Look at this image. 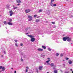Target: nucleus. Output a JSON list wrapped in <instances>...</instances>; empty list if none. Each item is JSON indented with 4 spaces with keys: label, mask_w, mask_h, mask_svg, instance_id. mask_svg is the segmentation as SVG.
Returning <instances> with one entry per match:
<instances>
[{
    "label": "nucleus",
    "mask_w": 73,
    "mask_h": 73,
    "mask_svg": "<svg viewBox=\"0 0 73 73\" xmlns=\"http://www.w3.org/2000/svg\"><path fill=\"white\" fill-rule=\"evenodd\" d=\"M9 6H8V7H9Z\"/></svg>",
    "instance_id": "58"
},
{
    "label": "nucleus",
    "mask_w": 73,
    "mask_h": 73,
    "mask_svg": "<svg viewBox=\"0 0 73 73\" xmlns=\"http://www.w3.org/2000/svg\"><path fill=\"white\" fill-rule=\"evenodd\" d=\"M28 33H26V34H27V35H28Z\"/></svg>",
    "instance_id": "50"
},
{
    "label": "nucleus",
    "mask_w": 73,
    "mask_h": 73,
    "mask_svg": "<svg viewBox=\"0 0 73 73\" xmlns=\"http://www.w3.org/2000/svg\"><path fill=\"white\" fill-rule=\"evenodd\" d=\"M65 73H69V71L66 72Z\"/></svg>",
    "instance_id": "36"
},
{
    "label": "nucleus",
    "mask_w": 73,
    "mask_h": 73,
    "mask_svg": "<svg viewBox=\"0 0 73 73\" xmlns=\"http://www.w3.org/2000/svg\"><path fill=\"white\" fill-rule=\"evenodd\" d=\"M72 73H73V71H72Z\"/></svg>",
    "instance_id": "57"
},
{
    "label": "nucleus",
    "mask_w": 73,
    "mask_h": 73,
    "mask_svg": "<svg viewBox=\"0 0 73 73\" xmlns=\"http://www.w3.org/2000/svg\"><path fill=\"white\" fill-rule=\"evenodd\" d=\"M54 7H56V4H54L53 5Z\"/></svg>",
    "instance_id": "27"
},
{
    "label": "nucleus",
    "mask_w": 73,
    "mask_h": 73,
    "mask_svg": "<svg viewBox=\"0 0 73 73\" xmlns=\"http://www.w3.org/2000/svg\"><path fill=\"white\" fill-rule=\"evenodd\" d=\"M0 27H1V25H0Z\"/></svg>",
    "instance_id": "55"
},
{
    "label": "nucleus",
    "mask_w": 73,
    "mask_h": 73,
    "mask_svg": "<svg viewBox=\"0 0 73 73\" xmlns=\"http://www.w3.org/2000/svg\"><path fill=\"white\" fill-rule=\"evenodd\" d=\"M47 73H49L48 72H47Z\"/></svg>",
    "instance_id": "53"
},
{
    "label": "nucleus",
    "mask_w": 73,
    "mask_h": 73,
    "mask_svg": "<svg viewBox=\"0 0 73 73\" xmlns=\"http://www.w3.org/2000/svg\"><path fill=\"white\" fill-rule=\"evenodd\" d=\"M68 38V36H65L63 38V41H66V40H67V39Z\"/></svg>",
    "instance_id": "3"
},
{
    "label": "nucleus",
    "mask_w": 73,
    "mask_h": 73,
    "mask_svg": "<svg viewBox=\"0 0 73 73\" xmlns=\"http://www.w3.org/2000/svg\"><path fill=\"white\" fill-rule=\"evenodd\" d=\"M60 56L61 57H62V56H63V54H61L60 55Z\"/></svg>",
    "instance_id": "24"
},
{
    "label": "nucleus",
    "mask_w": 73,
    "mask_h": 73,
    "mask_svg": "<svg viewBox=\"0 0 73 73\" xmlns=\"http://www.w3.org/2000/svg\"><path fill=\"white\" fill-rule=\"evenodd\" d=\"M53 1H54V0H51V2H53Z\"/></svg>",
    "instance_id": "40"
},
{
    "label": "nucleus",
    "mask_w": 73,
    "mask_h": 73,
    "mask_svg": "<svg viewBox=\"0 0 73 73\" xmlns=\"http://www.w3.org/2000/svg\"><path fill=\"white\" fill-rule=\"evenodd\" d=\"M35 40V38H31V41L32 42H34Z\"/></svg>",
    "instance_id": "8"
},
{
    "label": "nucleus",
    "mask_w": 73,
    "mask_h": 73,
    "mask_svg": "<svg viewBox=\"0 0 73 73\" xmlns=\"http://www.w3.org/2000/svg\"><path fill=\"white\" fill-rule=\"evenodd\" d=\"M52 24H55V23H54V22H52Z\"/></svg>",
    "instance_id": "31"
},
{
    "label": "nucleus",
    "mask_w": 73,
    "mask_h": 73,
    "mask_svg": "<svg viewBox=\"0 0 73 73\" xmlns=\"http://www.w3.org/2000/svg\"><path fill=\"white\" fill-rule=\"evenodd\" d=\"M41 56H42V55H41Z\"/></svg>",
    "instance_id": "59"
},
{
    "label": "nucleus",
    "mask_w": 73,
    "mask_h": 73,
    "mask_svg": "<svg viewBox=\"0 0 73 73\" xmlns=\"http://www.w3.org/2000/svg\"><path fill=\"white\" fill-rule=\"evenodd\" d=\"M47 59H49V58H47Z\"/></svg>",
    "instance_id": "49"
},
{
    "label": "nucleus",
    "mask_w": 73,
    "mask_h": 73,
    "mask_svg": "<svg viewBox=\"0 0 73 73\" xmlns=\"http://www.w3.org/2000/svg\"><path fill=\"white\" fill-rule=\"evenodd\" d=\"M66 60H69V58H66Z\"/></svg>",
    "instance_id": "38"
},
{
    "label": "nucleus",
    "mask_w": 73,
    "mask_h": 73,
    "mask_svg": "<svg viewBox=\"0 0 73 73\" xmlns=\"http://www.w3.org/2000/svg\"><path fill=\"white\" fill-rule=\"evenodd\" d=\"M20 5V4L18 3L17 4V5L19 6V5Z\"/></svg>",
    "instance_id": "37"
},
{
    "label": "nucleus",
    "mask_w": 73,
    "mask_h": 73,
    "mask_svg": "<svg viewBox=\"0 0 73 73\" xmlns=\"http://www.w3.org/2000/svg\"><path fill=\"white\" fill-rule=\"evenodd\" d=\"M9 22H11L12 21V19H9Z\"/></svg>",
    "instance_id": "12"
},
{
    "label": "nucleus",
    "mask_w": 73,
    "mask_h": 73,
    "mask_svg": "<svg viewBox=\"0 0 73 73\" xmlns=\"http://www.w3.org/2000/svg\"><path fill=\"white\" fill-rule=\"evenodd\" d=\"M68 0H67V1H68Z\"/></svg>",
    "instance_id": "60"
},
{
    "label": "nucleus",
    "mask_w": 73,
    "mask_h": 73,
    "mask_svg": "<svg viewBox=\"0 0 73 73\" xmlns=\"http://www.w3.org/2000/svg\"><path fill=\"white\" fill-rule=\"evenodd\" d=\"M67 41L68 42H70L71 41V38L69 37L68 36H67Z\"/></svg>",
    "instance_id": "5"
},
{
    "label": "nucleus",
    "mask_w": 73,
    "mask_h": 73,
    "mask_svg": "<svg viewBox=\"0 0 73 73\" xmlns=\"http://www.w3.org/2000/svg\"><path fill=\"white\" fill-rule=\"evenodd\" d=\"M50 61V60H47L46 61V62L47 63H48V62H49Z\"/></svg>",
    "instance_id": "21"
},
{
    "label": "nucleus",
    "mask_w": 73,
    "mask_h": 73,
    "mask_svg": "<svg viewBox=\"0 0 73 73\" xmlns=\"http://www.w3.org/2000/svg\"><path fill=\"white\" fill-rule=\"evenodd\" d=\"M43 57H45V55H43Z\"/></svg>",
    "instance_id": "51"
},
{
    "label": "nucleus",
    "mask_w": 73,
    "mask_h": 73,
    "mask_svg": "<svg viewBox=\"0 0 73 73\" xmlns=\"http://www.w3.org/2000/svg\"><path fill=\"white\" fill-rule=\"evenodd\" d=\"M4 54H5L6 53H5V51H4Z\"/></svg>",
    "instance_id": "42"
},
{
    "label": "nucleus",
    "mask_w": 73,
    "mask_h": 73,
    "mask_svg": "<svg viewBox=\"0 0 73 73\" xmlns=\"http://www.w3.org/2000/svg\"><path fill=\"white\" fill-rule=\"evenodd\" d=\"M14 41H15V42H17V40H14Z\"/></svg>",
    "instance_id": "35"
},
{
    "label": "nucleus",
    "mask_w": 73,
    "mask_h": 73,
    "mask_svg": "<svg viewBox=\"0 0 73 73\" xmlns=\"http://www.w3.org/2000/svg\"><path fill=\"white\" fill-rule=\"evenodd\" d=\"M28 69H26V70L25 72H28Z\"/></svg>",
    "instance_id": "34"
},
{
    "label": "nucleus",
    "mask_w": 73,
    "mask_h": 73,
    "mask_svg": "<svg viewBox=\"0 0 73 73\" xmlns=\"http://www.w3.org/2000/svg\"><path fill=\"white\" fill-rule=\"evenodd\" d=\"M1 57H3V55H1Z\"/></svg>",
    "instance_id": "48"
},
{
    "label": "nucleus",
    "mask_w": 73,
    "mask_h": 73,
    "mask_svg": "<svg viewBox=\"0 0 73 73\" xmlns=\"http://www.w3.org/2000/svg\"><path fill=\"white\" fill-rule=\"evenodd\" d=\"M42 66H40L39 67V69L40 70H42Z\"/></svg>",
    "instance_id": "11"
},
{
    "label": "nucleus",
    "mask_w": 73,
    "mask_h": 73,
    "mask_svg": "<svg viewBox=\"0 0 73 73\" xmlns=\"http://www.w3.org/2000/svg\"><path fill=\"white\" fill-rule=\"evenodd\" d=\"M13 8H14V7H15V6L14 5L13 6Z\"/></svg>",
    "instance_id": "47"
},
{
    "label": "nucleus",
    "mask_w": 73,
    "mask_h": 73,
    "mask_svg": "<svg viewBox=\"0 0 73 73\" xmlns=\"http://www.w3.org/2000/svg\"><path fill=\"white\" fill-rule=\"evenodd\" d=\"M20 45V46H22L23 45V44L22 43H21Z\"/></svg>",
    "instance_id": "29"
},
{
    "label": "nucleus",
    "mask_w": 73,
    "mask_h": 73,
    "mask_svg": "<svg viewBox=\"0 0 73 73\" xmlns=\"http://www.w3.org/2000/svg\"><path fill=\"white\" fill-rule=\"evenodd\" d=\"M21 61H23V58H21Z\"/></svg>",
    "instance_id": "25"
},
{
    "label": "nucleus",
    "mask_w": 73,
    "mask_h": 73,
    "mask_svg": "<svg viewBox=\"0 0 73 73\" xmlns=\"http://www.w3.org/2000/svg\"><path fill=\"white\" fill-rule=\"evenodd\" d=\"M42 10H40L39 11V12H42Z\"/></svg>",
    "instance_id": "30"
},
{
    "label": "nucleus",
    "mask_w": 73,
    "mask_h": 73,
    "mask_svg": "<svg viewBox=\"0 0 73 73\" xmlns=\"http://www.w3.org/2000/svg\"><path fill=\"white\" fill-rule=\"evenodd\" d=\"M28 30V29H26V31H27Z\"/></svg>",
    "instance_id": "44"
},
{
    "label": "nucleus",
    "mask_w": 73,
    "mask_h": 73,
    "mask_svg": "<svg viewBox=\"0 0 73 73\" xmlns=\"http://www.w3.org/2000/svg\"><path fill=\"white\" fill-rule=\"evenodd\" d=\"M28 36L30 38H33L34 37V36L32 35H28Z\"/></svg>",
    "instance_id": "10"
},
{
    "label": "nucleus",
    "mask_w": 73,
    "mask_h": 73,
    "mask_svg": "<svg viewBox=\"0 0 73 73\" xmlns=\"http://www.w3.org/2000/svg\"><path fill=\"white\" fill-rule=\"evenodd\" d=\"M42 48H43V49H46V47L44 46H42Z\"/></svg>",
    "instance_id": "17"
},
{
    "label": "nucleus",
    "mask_w": 73,
    "mask_h": 73,
    "mask_svg": "<svg viewBox=\"0 0 73 73\" xmlns=\"http://www.w3.org/2000/svg\"><path fill=\"white\" fill-rule=\"evenodd\" d=\"M55 69V68L54 67V68H53V69Z\"/></svg>",
    "instance_id": "45"
},
{
    "label": "nucleus",
    "mask_w": 73,
    "mask_h": 73,
    "mask_svg": "<svg viewBox=\"0 0 73 73\" xmlns=\"http://www.w3.org/2000/svg\"><path fill=\"white\" fill-rule=\"evenodd\" d=\"M68 63L69 64H72V62L71 60H70L68 61Z\"/></svg>",
    "instance_id": "14"
},
{
    "label": "nucleus",
    "mask_w": 73,
    "mask_h": 73,
    "mask_svg": "<svg viewBox=\"0 0 73 73\" xmlns=\"http://www.w3.org/2000/svg\"><path fill=\"white\" fill-rule=\"evenodd\" d=\"M9 13L10 14V16H12V15H13V12H12V11H9Z\"/></svg>",
    "instance_id": "4"
},
{
    "label": "nucleus",
    "mask_w": 73,
    "mask_h": 73,
    "mask_svg": "<svg viewBox=\"0 0 73 73\" xmlns=\"http://www.w3.org/2000/svg\"><path fill=\"white\" fill-rule=\"evenodd\" d=\"M48 50H49V51H51V49H50V48H48Z\"/></svg>",
    "instance_id": "20"
},
{
    "label": "nucleus",
    "mask_w": 73,
    "mask_h": 73,
    "mask_svg": "<svg viewBox=\"0 0 73 73\" xmlns=\"http://www.w3.org/2000/svg\"><path fill=\"white\" fill-rule=\"evenodd\" d=\"M16 1L17 3H21L20 0H16Z\"/></svg>",
    "instance_id": "9"
},
{
    "label": "nucleus",
    "mask_w": 73,
    "mask_h": 73,
    "mask_svg": "<svg viewBox=\"0 0 73 73\" xmlns=\"http://www.w3.org/2000/svg\"><path fill=\"white\" fill-rule=\"evenodd\" d=\"M50 66H51V67L53 66H54V64H53V63H51V64H50Z\"/></svg>",
    "instance_id": "15"
},
{
    "label": "nucleus",
    "mask_w": 73,
    "mask_h": 73,
    "mask_svg": "<svg viewBox=\"0 0 73 73\" xmlns=\"http://www.w3.org/2000/svg\"><path fill=\"white\" fill-rule=\"evenodd\" d=\"M39 21V20L38 19H36V22H38Z\"/></svg>",
    "instance_id": "22"
},
{
    "label": "nucleus",
    "mask_w": 73,
    "mask_h": 73,
    "mask_svg": "<svg viewBox=\"0 0 73 73\" xmlns=\"http://www.w3.org/2000/svg\"><path fill=\"white\" fill-rule=\"evenodd\" d=\"M2 69L3 70H5V68L4 67H2Z\"/></svg>",
    "instance_id": "18"
},
{
    "label": "nucleus",
    "mask_w": 73,
    "mask_h": 73,
    "mask_svg": "<svg viewBox=\"0 0 73 73\" xmlns=\"http://www.w3.org/2000/svg\"><path fill=\"white\" fill-rule=\"evenodd\" d=\"M37 50H38V51L40 52L41 51H43V50H44L41 48H38L37 49Z\"/></svg>",
    "instance_id": "7"
},
{
    "label": "nucleus",
    "mask_w": 73,
    "mask_h": 73,
    "mask_svg": "<svg viewBox=\"0 0 73 73\" xmlns=\"http://www.w3.org/2000/svg\"><path fill=\"white\" fill-rule=\"evenodd\" d=\"M71 29H73V28H71Z\"/></svg>",
    "instance_id": "52"
},
{
    "label": "nucleus",
    "mask_w": 73,
    "mask_h": 73,
    "mask_svg": "<svg viewBox=\"0 0 73 73\" xmlns=\"http://www.w3.org/2000/svg\"><path fill=\"white\" fill-rule=\"evenodd\" d=\"M3 23L5 25H7V22L5 21H4L3 22Z\"/></svg>",
    "instance_id": "13"
},
{
    "label": "nucleus",
    "mask_w": 73,
    "mask_h": 73,
    "mask_svg": "<svg viewBox=\"0 0 73 73\" xmlns=\"http://www.w3.org/2000/svg\"><path fill=\"white\" fill-rule=\"evenodd\" d=\"M30 11H31V10L29 9H27L25 11L26 13H29Z\"/></svg>",
    "instance_id": "2"
},
{
    "label": "nucleus",
    "mask_w": 73,
    "mask_h": 73,
    "mask_svg": "<svg viewBox=\"0 0 73 73\" xmlns=\"http://www.w3.org/2000/svg\"><path fill=\"white\" fill-rule=\"evenodd\" d=\"M28 18H29V19L28 20V21H31V20H32V16H31V15L29 16Z\"/></svg>",
    "instance_id": "1"
},
{
    "label": "nucleus",
    "mask_w": 73,
    "mask_h": 73,
    "mask_svg": "<svg viewBox=\"0 0 73 73\" xmlns=\"http://www.w3.org/2000/svg\"><path fill=\"white\" fill-rule=\"evenodd\" d=\"M7 24L9 25H12L13 23L11 22H7Z\"/></svg>",
    "instance_id": "6"
},
{
    "label": "nucleus",
    "mask_w": 73,
    "mask_h": 73,
    "mask_svg": "<svg viewBox=\"0 0 73 73\" xmlns=\"http://www.w3.org/2000/svg\"><path fill=\"white\" fill-rule=\"evenodd\" d=\"M54 73H57V70H54Z\"/></svg>",
    "instance_id": "19"
},
{
    "label": "nucleus",
    "mask_w": 73,
    "mask_h": 73,
    "mask_svg": "<svg viewBox=\"0 0 73 73\" xmlns=\"http://www.w3.org/2000/svg\"><path fill=\"white\" fill-rule=\"evenodd\" d=\"M72 16H71L70 18H72Z\"/></svg>",
    "instance_id": "43"
},
{
    "label": "nucleus",
    "mask_w": 73,
    "mask_h": 73,
    "mask_svg": "<svg viewBox=\"0 0 73 73\" xmlns=\"http://www.w3.org/2000/svg\"><path fill=\"white\" fill-rule=\"evenodd\" d=\"M14 73H16V71L15 70V71H14Z\"/></svg>",
    "instance_id": "39"
},
{
    "label": "nucleus",
    "mask_w": 73,
    "mask_h": 73,
    "mask_svg": "<svg viewBox=\"0 0 73 73\" xmlns=\"http://www.w3.org/2000/svg\"><path fill=\"white\" fill-rule=\"evenodd\" d=\"M48 64L49 65L50 64H49V63H48Z\"/></svg>",
    "instance_id": "54"
},
{
    "label": "nucleus",
    "mask_w": 73,
    "mask_h": 73,
    "mask_svg": "<svg viewBox=\"0 0 73 73\" xmlns=\"http://www.w3.org/2000/svg\"><path fill=\"white\" fill-rule=\"evenodd\" d=\"M26 68H27V69H29V67H26Z\"/></svg>",
    "instance_id": "41"
},
{
    "label": "nucleus",
    "mask_w": 73,
    "mask_h": 73,
    "mask_svg": "<svg viewBox=\"0 0 73 73\" xmlns=\"http://www.w3.org/2000/svg\"><path fill=\"white\" fill-rule=\"evenodd\" d=\"M17 7H14V8H13V9H17Z\"/></svg>",
    "instance_id": "26"
},
{
    "label": "nucleus",
    "mask_w": 73,
    "mask_h": 73,
    "mask_svg": "<svg viewBox=\"0 0 73 73\" xmlns=\"http://www.w3.org/2000/svg\"><path fill=\"white\" fill-rule=\"evenodd\" d=\"M70 70H71V71H72V69H70Z\"/></svg>",
    "instance_id": "46"
},
{
    "label": "nucleus",
    "mask_w": 73,
    "mask_h": 73,
    "mask_svg": "<svg viewBox=\"0 0 73 73\" xmlns=\"http://www.w3.org/2000/svg\"><path fill=\"white\" fill-rule=\"evenodd\" d=\"M11 69H13V68H12Z\"/></svg>",
    "instance_id": "56"
},
{
    "label": "nucleus",
    "mask_w": 73,
    "mask_h": 73,
    "mask_svg": "<svg viewBox=\"0 0 73 73\" xmlns=\"http://www.w3.org/2000/svg\"><path fill=\"white\" fill-rule=\"evenodd\" d=\"M50 5L51 6H53V3H52V2H51L50 3Z\"/></svg>",
    "instance_id": "16"
},
{
    "label": "nucleus",
    "mask_w": 73,
    "mask_h": 73,
    "mask_svg": "<svg viewBox=\"0 0 73 73\" xmlns=\"http://www.w3.org/2000/svg\"><path fill=\"white\" fill-rule=\"evenodd\" d=\"M36 16H37V15H34V17H36Z\"/></svg>",
    "instance_id": "32"
},
{
    "label": "nucleus",
    "mask_w": 73,
    "mask_h": 73,
    "mask_svg": "<svg viewBox=\"0 0 73 73\" xmlns=\"http://www.w3.org/2000/svg\"><path fill=\"white\" fill-rule=\"evenodd\" d=\"M58 55H59V54H58V53H57L56 54V56H58Z\"/></svg>",
    "instance_id": "23"
},
{
    "label": "nucleus",
    "mask_w": 73,
    "mask_h": 73,
    "mask_svg": "<svg viewBox=\"0 0 73 73\" xmlns=\"http://www.w3.org/2000/svg\"><path fill=\"white\" fill-rule=\"evenodd\" d=\"M2 68H3V66H0V69H2Z\"/></svg>",
    "instance_id": "33"
},
{
    "label": "nucleus",
    "mask_w": 73,
    "mask_h": 73,
    "mask_svg": "<svg viewBox=\"0 0 73 73\" xmlns=\"http://www.w3.org/2000/svg\"><path fill=\"white\" fill-rule=\"evenodd\" d=\"M15 46H18V45H17V43H15Z\"/></svg>",
    "instance_id": "28"
}]
</instances>
